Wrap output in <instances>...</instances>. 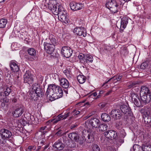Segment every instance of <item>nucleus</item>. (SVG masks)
I'll list each match as a JSON object with an SVG mask.
<instances>
[{
  "instance_id": "4",
  "label": "nucleus",
  "mask_w": 151,
  "mask_h": 151,
  "mask_svg": "<svg viewBox=\"0 0 151 151\" xmlns=\"http://www.w3.org/2000/svg\"><path fill=\"white\" fill-rule=\"evenodd\" d=\"M48 7L55 15H58L57 13L59 11L60 7H62L56 1L52 0L50 1L48 5Z\"/></svg>"
},
{
  "instance_id": "44",
  "label": "nucleus",
  "mask_w": 151,
  "mask_h": 151,
  "mask_svg": "<svg viewBox=\"0 0 151 151\" xmlns=\"http://www.w3.org/2000/svg\"><path fill=\"white\" fill-rule=\"evenodd\" d=\"M52 121V123L53 124H55L57 123L58 122L60 121L59 119H58L57 117L56 118L54 119H53L51 120Z\"/></svg>"
},
{
  "instance_id": "30",
  "label": "nucleus",
  "mask_w": 151,
  "mask_h": 151,
  "mask_svg": "<svg viewBox=\"0 0 151 151\" xmlns=\"http://www.w3.org/2000/svg\"><path fill=\"white\" fill-rule=\"evenodd\" d=\"M101 118L102 121L104 122H108L111 120L110 116L108 114L103 113L101 116Z\"/></svg>"
},
{
  "instance_id": "51",
  "label": "nucleus",
  "mask_w": 151,
  "mask_h": 151,
  "mask_svg": "<svg viewBox=\"0 0 151 151\" xmlns=\"http://www.w3.org/2000/svg\"><path fill=\"white\" fill-rule=\"evenodd\" d=\"M10 78H11V76L8 73L7 74V76L6 77H5V78L6 79V80L8 79V81L9 82Z\"/></svg>"
},
{
  "instance_id": "13",
  "label": "nucleus",
  "mask_w": 151,
  "mask_h": 151,
  "mask_svg": "<svg viewBox=\"0 0 151 151\" xmlns=\"http://www.w3.org/2000/svg\"><path fill=\"white\" fill-rule=\"evenodd\" d=\"M60 83L61 86L63 88L66 89L64 91L66 93H68V88L69 86V83L68 81L65 78H62L60 81Z\"/></svg>"
},
{
  "instance_id": "24",
  "label": "nucleus",
  "mask_w": 151,
  "mask_h": 151,
  "mask_svg": "<svg viewBox=\"0 0 151 151\" xmlns=\"http://www.w3.org/2000/svg\"><path fill=\"white\" fill-rule=\"evenodd\" d=\"M23 108L21 106L17 108L12 113L13 116L15 117H18L20 116L23 113Z\"/></svg>"
},
{
  "instance_id": "12",
  "label": "nucleus",
  "mask_w": 151,
  "mask_h": 151,
  "mask_svg": "<svg viewBox=\"0 0 151 151\" xmlns=\"http://www.w3.org/2000/svg\"><path fill=\"white\" fill-rule=\"evenodd\" d=\"M61 53L64 57L67 58L70 57L72 55V51L70 47L64 46L62 47Z\"/></svg>"
},
{
  "instance_id": "16",
  "label": "nucleus",
  "mask_w": 151,
  "mask_h": 151,
  "mask_svg": "<svg viewBox=\"0 0 151 151\" xmlns=\"http://www.w3.org/2000/svg\"><path fill=\"white\" fill-rule=\"evenodd\" d=\"M70 6L72 10L76 11L82 9L83 7V5L81 3L72 2L70 4Z\"/></svg>"
},
{
  "instance_id": "48",
  "label": "nucleus",
  "mask_w": 151,
  "mask_h": 151,
  "mask_svg": "<svg viewBox=\"0 0 151 151\" xmlns=\"http://www.w3.org/2000/svg\"><path fill=\"white\" fill-rule=\"evenodd\" d=\"M73 113L74 115H77L80 113V111H76V110H74L73 111Z\"/></svg>"
},
{
  "instance_id": "42",
  "label": "nucleus",
  "mask_w": 151,
  "mask_h": 151,
  "mask_svg": "<svg viewBox=\"0 0 151 151\" xmlns=\"http://www.w3.org/2000/svg\"><path fill=\"white\" fill-rule=\"evenodd\" d=\"M3 136L2 133L0 132V144H4L5 143V141Z\"/></svg>"
},
{
  "instance_id": "33",
  "label": "nucleus",
  "mask_w": 151,
  "mask_h": 151,
  "mask_svg": "<svg viewBox=\"0 0 151 151\" xmlns=\"http://www.w3.org/2000/svg\"><path fill=\"white\" fill-rule=\"evenodd\" d=\"M7 21L6 19H0V28H4L5 27Z\"/></svg>"
},
{
  "instance_id": "2",
  "label": "nucleus",
  "mask_w": 151,
  "mask_h": 151,
  "mask_svg": "<svg viewBox=\"0 0 151 151\" xmlns=\"http://www.w3.org/2000/svg\"><path fill=\"white\" fill-rule=\"evenodd\" d=\"M140 96L143 104H145L150 102L151 99V93L147 87L145 86L141 87Z\"/></svg>"
},
{
  "instance_id": "11",
  "label": "nucleus",
  "mask_w": 151,
  "mask_h": 151,
  "mask_svg": "<svg viewBox=\"0 0 151 151\" xmlns=\"http://www.w3.org/2000/svg\"><path fill=\"white\" fill-rule=\"evenodd\" d=\"M73 32L77 35L83 37L86 35V32L85 28L83 27H77L73 30Z\"/></svg>"
},
{
  "instance_id": "63",
  "label": "nucleus",
  "mask_w": 151,
  "mask_h": 151,
  "mask_svg": "<svg viewBox=\"0 0 151 151\" xmlns=\"http://www.w3.org/2000/svg\"><path fill=\"white\" fill-rule=\"evenodd\" d=\"M43 134H45L46 133H47V131H43L42 132H41Z\"/></svg>"
},
{
  "instance_id": "25",
  "label": "nucleus",
  "mask_w": 151,
  "mask_h": 151,
  "mask_svg": "<svg viewBox=\"0 0 151 151\" xmlns=\"http://www.w3.org/2000/svg\"><path fill=\"white\" fill-rule=\"evenodd\" d=\"M122 78V76L119 75L118 77L117 76H115L111 78L108 81H106L104 83L103 85H102V87L104 86V88H105L108 86L107 85H105L108 82H109V81L112 80L113 81H115V80H116V81H119Z\"/></svg>"
},
{
  "instance_id": "17",
  "label": "nucleus",
  "mask_w": 151,
  "mask_h": 151,
  "mask_svg": "<svg viewBox=\"0 0 151 151\" xmlns=\"http://www.w3.org/2000/svg\"><path fill=\"white\" fill-rule=\"evenodd\" d=\"M105 136L109 139L115 138L117 136V133L112 130H108L104 133Z\"/></svg>"
},
{
  "instance_id": "43",
  "label": "nucleus",
  "mask_w": 151,
  "mask_h": 151,
  "mask_svg": "<svg viewBox=\"0 0 151 151\" xmlns=\"http://www.w3.org/2000/svg\"><path fill=\"white\" fill-rule=\"evenodd\" d=\"M3 136L2 133L0 132V144H4L5 143V141Z\"/></svg>"
},
{
  "instance_id": "9",
  "label": "nucleus",
  "mask_w": 151,
  "mask_h": 151,
  "mask_svg": "<svg viewBox=\"0 0 151 151\" xmlns=\"http://www.w3.org/2000/svg\"><path fill=\"white\" fill-rule=\"evenodd\" d=\"M130 96L136 106L140 107L142 106V104H143L141 99L139 98V97L137 93L131 92L130 93Z\"/></svg>"
},
{
  "instance_id": "56",
  "label": "nucleus",
  "mask_w": 151,
  "mask_h": 151,
  "mask_svg": "<svg viewBox=\"0 0 151 151\" xmlns=\"http://www.w3.org/2000/svg\"><path fill=\"white\" fill-rule=\"evenodd\" d=\"M45 129L44 127H42L40 128V130L41 132H42L43 131H44Z\"/></svg>"
},
{
  "instance_id": "18",
  "label": "nucleus",
  "mask_w": 151,
  "mask_h": 151,
  "mask_svg": "<svg viewBox=\"0 0 151 151\" xmlns=\"http://www.w3.org/2000/svg\"><path fill=\"white\" fill-rule=\"evenodd\" d=\"M128 22V18L127 17H123L121 19L120 31L122 32L124 29L126 27Z\"/></svg>"
},
{
  "instance_id": "60",
  "label": "nucleus",
  "mask_w": 151,
  "mask_h": 151,
  "mask_svg": "<svg viewBox=\"0 0 151 151\" xmlns=\"http://www.w3.org/2000/svg\"><path fill=\"white\" fill-rule=\"evenodd\" d=\"M8 0H0V3L4 2L5 1L7 2Z\"/></svg>"
},
{
  "instance_id": "29",
  "label": "nucleus",
  "mask_w": 151,
  "mask_h": 151,
  "mask_svg": "<svg viewBox=\"0 0 151 151\" xmlns=\"http://www.w3.org/2000/svg\"><path fill=\"white\" fill-rule=\"evenodd\" d=\"M93 60V58L92 56L89 54L86 55L85 57H84V62L83 61V63L86 64L87 63H92Z\"/></svg>"
},
{
  "instance_id": "36",
  "label": "nucleus",
  "mask_w": 151,
  "mask_h": 151,
  "mask_svg": "<svg viewBox=\"0 0 151 151\" xmlns=\"http://www.w3.org/2000/svg\"><path fill=\"white\" fill-rule=\"evenodd\" d=\"M133 147V151H141L142 150V147L138 145H135Z\"/></svg>"
},
{
  "instance_id": "59",
  "label": "nucleus",
  "mask_w": 151,
  "mask_h": 151,
  "mask_svg": "<svg viewBox=\"0 0 151 151\" xmlns=\"http://www.w3.org/2000/svg\"><path fill=\"white\" fill-rule=\"evenodd\" d=\"M111 91H109L108 92H107L106 93V95L107 96L109 95L110 93H111Z\"/></svg>"
},
{
  "instance_id": "38",
  "label": "nucleus",
  "mask_w": 151,
  "mask_h": 151,
  "mask_svg": "<svg viewBox=\"0 0 151 151\" xmlns=\"http://www.w3.org/2000/svg\"><path fill=\"white\" fill-rule=\"evenodd\" d=\"M85 56L86 55H84L82 53L79 54L78 57L81 63H83V61L84 62L83 60H84V57H85Z\"/></svg>"
},
{
  "instance_id": "22",
  "label": "nucleus",
  "mask_w": 151,
  "mask_h": 151,
  "mask_svg": "<svg viewBox=\"0 0 151 151\" xmlns=\"http://www.w3.org/2000/svg\"><path fill=\"white\" fill-rule=\"evenodd\" d=\"M111 115L112 118L115 120L120 119L121 114L119 110L114 109L111 111Z\"/></svg>"
},
{
  "instance_id": "10",
  "label": "nucleus",
  "mask_w": 151,
  "mask_h": 151,
  "mask_svg": "<svg viewBox=\"0 0 151 151\" xmlns=\"http://www.w3.org/2000/svg\"><path fill=\"white\" fill-rule=\"evenodd\" d=\"M24 82L29 84L32 83L33 80V75L30 71H27L24 76Z\"/></svg>"
},
{
  "instance_id": "6",
  "label": "nucleus",
  "mask_w": 151,
  "mask_h": 151,
  "mask_svg": "<svg viewBox=\"0 0 151 151\" xmlns=\"http://www.w3.org/2000/svg\"><path fill=\"white\" fill-rule=\"evenodd\" d=\"M106 8L109 9L112 13H115L118 11V5L115 1L109 0L106 4Z\"/></svg>"
},
{
  "instance_id": "8",
  "label": "nucleus",
  "mask_w": 151,
  "mask_h": 151,
  "mask_svg": "<svg viewBox=\"0 0 151 151\" xmlns=\"http://www.w3.org/2000/svg\"><path fill=\"white\" fill-rule=\"evenodd\" d=\"M68 137L72 140L80 144H83L84 139L83 137H79L78 134L75 132L70 133L68 135Z\"/></svg>"
},
{
  "instance_id": "35",
  "label": "nucleus",
  "mask_w": 151,
  "mask_h": 151,
  "mask_svg": "<svg viewBox=\"0 0 151 151\" xmlns=\"http://www.w3.org/2000/svg\"><path fill=\"white\" fill-rule=\"evenodd\" d=\"M143 151H151V146L150 145H143L142 146Z\"/></svg>"
},
{
  "instance_id": "57",
  "label": "nucleus",
  "mask_w": 151,
  "mask_h": 151,
  "mask_svg": "<svg viewBox=\"0 0 151 151\" xmlns=\"http://www.w3.org/2000/svg\"><path fill=\"white\" fill-rule=\"evenodd\" d=\"M116 127L117 129H119L120 127V126L119 124L116 123Z\"/></svg>"
},
{
  "instance_id": "7",
  "label": "nucleus",
  "mask_w": 151,
  "mask_h": 151,
  "mask_svg": "<svg viewBox=\"0 0 151 151\" xmlns=\"http://www.w3.org/2000/svg\"><path fill=\"white\" fill-rule=\"evenodd\" d=\"M100 123V120L96 118H91L85 122V124L86 126L91 125L93 127L97 128Z\"/></svg>"
},
{
  "instance_id": "50",
  "label": "nucleus",
  "mask_w": 151,
  "mask_h": 151,
  "mask_svg": "<svg viewBox=\"0 0 151 151\" xmlns=\"http://www.w3.org/2000/svg\"><path fill=\"white\" fill-rule=\"evenodd\" d=\"M29 149H30L31 150H35L36 149V147L35 146H31L28 147Z\"/></svg>"
},
{
  "instance_id": "1",
  "label": "nucleus",
  "mask_w": 151,
  "mask_h": 151,
  "mask_svg": "<svg viewBox=\"0 0 151 151\" xmlns=\"http://www.w3.org/2000/svg\"><path fill=\"white\" fill-rule=\"evenodd\" d=\"M44 90L42 87L38 84L35 83L32 86V92L29 93L31 99L37 101L39 97H42L44 95Z\"/></svg>"
},
{
  "instance_id": "47",
  "label": "nucleus",
  "mask_w": 151,
  "mask_h": 151,
  "mask_svg": "<svg viewBox=\"0 0 151 151\" xmlns=\"http://www.w3.org/2000/svg\"><path fill=\"white\" fill-rule=\"evenodd\" d=\"M62 131L61 130H59L56 133L58 136H60L63 134Z\"/></svg>"
},
{
  "instance_id": "46",
  "label": "nucleus",
  "mask_w": 151,
  "mask_h": 151,
  "mask_svg": "<svg viewBox=\"0 0 151 151\" xmlns=\"http://www.w3.org/2000/svg\"><path fill=\"white\" fill-rule=\"evenodd\" d=\"M63 73L66 75L67 77H70L69 72L68 70H64Z\"/></svg>"
},
{
  "instance_id": "26",
  "label": "nucleus",
  "mask_w": 151,
  "mask_h": 151,
  "mask_svg": "<svg viewBox=\"0 0 151 151\" xmlns=\"http://www.w3.org/2000/svg\"><path fill=\"white\" fill-rule=\"evenodd\" d=\"M95 132V131L91 130L88 131V133L87 136L88 139L87 140L88 142L91 143L93 142Z\"/></svg>"
},
{
  "instance_id": "3",
  "label": "nucleus",
  "mask_w": 151,
  "mask_h": 151,
  "mask_svg": "<svg viewBox=\"0 0 151 151\" xmlns=\"http://www.w3.org/2000/svg\"><path fill=\"white\" fill-rule=\"evenodd\" d=\"M56 85L55 84H50L48 86L46 93V95L50 98V99L53 101L56 99L57 96L56 94Z\"/></svg>"
},
{
  "instance_id": "32",
  "label": "nucleus",
  "mask_w": 151,
  "mask_h": 151,
  "mask_svg": "<svg viewBox=\"0 0 151 151\" xmlns=\"http://www.w3.org/2000/svg\"><path fill=\"white\" fill-rule=\"evenodd\" d=\"M98 128L99 129L100 131L104 132L107 130L108 126L105 124L103 123L100 124V123Z\"/></svg>"
},
{
  "instance_id": "15",
  "label": "nucleus",
  "mask_w": 151,
  "mask_h": 151,
  "mask_svg": "<svg viewBox=\"0 0 151 151\" xmlns=\"http://www.w3.org/2000/svg\"><path fill=\"white\" fill-rule=\"evenodd\" d=\"M0 132L2 133L5 141L11 137L12 136V132L9 130L5 128H2L0 130Z\"/></svg>"
},
{
  "instance_id": "27",
  "label": "nucleus",
  "mask_w": 151,
  "mask_h": 151,
  "mask_svg": "<svg viewBox=\"0 0 151 151\" xmlns=\"http://www.w3.org/2000/svg\"><path fill=\"white\" fill-rule=\"evenodd\" d=\"M53 146L57 150H60L64 148V145L62 142L58 140L55 142Z\"/></svg>"
},
{
  "instance_id": "14",
  "label": "nucleus",
  "mask_w": 151,
  "mask_h": 151,
  "mask_svg": "<svg viewBox=\"0 0 151 151\" xmlns=\"http://www.w3.org/2000/svg\"><path fill=\"white\" fill-rule=\"evenodd\" d=\"M121 111L126 116H131L132 114L131 109L128 105H123L121 106L120 108Z\"/></svg>"
},
{
  "instance_id": "58",
  "label": "nucleus",
  "mask_w": 151,
  "mask_h": 151,
  "mask_svg": "<svg viewBox=\"0 0 151 151\" xmlns=\"http://www.w3.org/2000/svg\"><path fill=\"white\" fill-rule=\"evenodd\" d=\"M12 101L14 103H15L17 101V99L14 98V99H12Z\"/></svg>"
},
{
  "instance_id": "5",
  "label": "nucleus",
  "mask_w": 151,
  "mask_h": 151,
  "mask_svg": "<svg viewBox=\"0 0 151 151\" xmlns=\"http://www.w3.org/2000/svg\"><path fill=\"white\" fill-rule=\"evenodd\" d=\"M59 11L57 13L58 15V19L62 22L65 24L68 22V16L67 15L66 12L64 10L63 7H60Z\"/></svg>"
},
{
  "instance_id": "64",
  "label": "nucleus",
  "mask_w": 151,
  "mask_h": 151,
  "mask_svg": "<svg viewBox=\"0 0 151 151\" xmlns=\"http://www.w3.org/2000/svg\"><path fill=\"white\" fill-rule=\"evenodd\" d=\"M90 116H85V117H84V120H86V119H87Z\"/></svg>"
},
{
  "instance_id": "28",
  "label": "nucleus",
  "mask_w": 151,
  "mask_h": 151,
  "mask_svg": "<svg viewBox=\"0 0 151 151\" xmlns=\"http://www.w3.org/2000/svg\"><path fill=\"white\" fill-rule=\"evenodd\" d=\"M56 88H57V89L56 90V94L57 96L56 99L62 97L63 95V91L62 88L56 85Z\"/></svg>"
},
{
  "instance_id": "20",
  "label": "nucleus",
  "mask_w": 151,
  "mask_h": 151,
  "mask_svg": "<svg viewBox=\"0 0 151 151\" xmlns=\"http://www.w3.org/2000/svg\"><path fill=\"white\" fill-rule=\"evenodd\" d=\"M9 65L11 70L14 72H17L19 69L17 63L15 60L11 61L9 63Z\"/></svg>"
},
{
  "instance_id": "37",
  "label": "nucleus",
  "mask_w": 151,
  "mask_h": 151,
  "mask_svg": "<svg viewBox=\"0 0 151 151\" xmlns=\"http://www.w3.org/2000/svg\"><path fill=\"white\" fill-rule=\"evenodd\" d=\"M144 122L146 123H149L151 121V117L150 116L147 115L144 118Z\"/></svg>"
},
{
  "instance_id": "23",
  "label": "nucleus",
  "mask_w": 151,
  "mask_h": 151,
  "mask_svg": "<svg viewBox=\"0 0 151 151\" xmlns=\"http://www.w3.org/2000/svg\"><path fill=\"white\" fill-rule=\"evenodd\" d=\"M44 47L45 49L46 50L47 53L50 54L54 51L55 46L53 45H51V43H47L46 44H44Z\"/></svg>"
},
{
  "instance_id": "61",
  "label": "nucleus",
  "mask_w": 151,
  "mask_h": 151,
  "mask_svg": "<svg viewBox=\"0 0 151 151\" xmlns=\"http://www.w3.org/2000/svg\"><path fill=\"white\" fill-rule=\"evenodd\" d=\"M76 127V125H72L70 127V128L71 129H73V128H75Z\"/></svg>"
},
{
  "instance_id": "54",
  "label": "nucleus",
  "mask_w": 151,
  "mask_h": 151,
  "mask_svg": "<svg viewBox=\"0 0 151 151\" xmlns=\"http://www.w3.org/2000/svg\"><path fill=\"white\" fill-rule=\"evenodd\" d=\"M4 96V93L1 92L0 93V98H2Z\"/></svg>"
},
{
  "instance_id": "31",
  "label": "nucleus",
  "mask_w": 151,
  "mask_h": 151,
  "mask_svg": "<svg viewBox=\"0 0 151 151\" xmlns=\"http://www.w3.org/2000/svg\"><path fill=\"white\" fill-rule=\"evenodd\" d=\"M77 79L79 83L82 84L85 82L86 77L83 75H80L77 76Z\"/></svg>"
},
{
  "instance_id": "39",
  "label": "nucleus",
  "mask_w": 151,
  "mask_h": 151,
  "mask_svg": "<svg viewBox=\"0 0 151 151\" xmlns=\"http://www.w3.org/2000/svg\"><path fill=\"white\" fill-rule=\"evenodd\" d=\"M11 92V89L9 87H7L6 89L4 92V94L6 96H7L9 94V93Z\"/></svg>"
},
{
  "instance_id": "19",
  "label": "nucleus",
  "mask_w": 151,
  "mask_h": 151,
  "mask_svg": "<svg viewBox=\"0 0 151 151\" xmlns=\"http://www.w3.org/2000/svg\"><path fill=\"white\" fill-rule=\"evenodd\" d=\"M28 54L31 56L28 57V59L30 61H32L34 60L37 58L36 53L35 50L33 48H29L27 50Z\"/></svg>"
},
{
  "instance_id": "40",
  "label": "nucleus",
  "mask_w": 151,
  "mask_h": 151,
  "mask_svg": "<svg viewBox=\"0 0 151 151\" xmlns=\"http://www.w3.org/2000/svg\"><path fill=\"white\" fill-rule=\"evenodd\" d=\"M49 39L50 40L51 45H53L55 46L57 44V42L55 38L52 37L51 38L50 37Z\"/></svg>"
},
{
  "instance_id": "62",
  "label": "nucleus",
  "mask_w": 151,
  "mask_h": 151,
  "mask_svg": "<svg viewBox=\"0 0 151 151\" xmlns=\"http://www.w3.org/2000/svg\"><path fill=\"white\" fill-rule=\"evenodd\" d=\"M93 96H96L97 95V93L96 92H94L92 94Z\"/></svg>"
},
{
  "instance_id": "34",
  "label": "nucleus",
  "mask_w": 151,
  "mask_h": 151,
  "mask_svg": "<svg viewBox=\"0 0 151 151\" xmlns=\"http://www.w3.org/2000/svg\"><path fill=\"white\" fill-rule=\"evenodd\" d=\"M90 151H101L99 146L96 144H93L91 146Z\"/></svg>"
},
{
  "instance_id": "53",
  "label": "nucleus",
  "mask_w": 151,
  "mask_h": 151,
  "mask_svg": "<svg viewBox=\"0 0 151 151\" xmlns=\"http://www.w3.org/2000/svg\"><path fill=\"white\" fill-rule=\"evenodd\" d=\"M52 121L51 120H50L48 121H47L46 124L47 125H49L50 124V125H52Z\"/></svg>"
},
{
  "instance_id": "55",
  "label": "nucleus",
  "mask_w": 151,
  "mask_h": 151,
  "mask_svg": "<svg viewBox=\"0 0 151 151\" xmlns=\"http://www.w3.org/2000/svg\"><path fill=\"white\" fill-rule=\"evenodd\" d=\"M2 70H0V80L2 78Z\"/></svg>"
},
{
  "instance_id": "52",
  "label": "nucleus",
  "mask_w": 151,
  "mask_h": 151,
  "mask_svg": "<svg viewBox=\"0 0 151 151\" xmlns=\"http://www.w3.org/2000/svg\"><path fill=\"white\" fill-rule=\"evenodd\" d=\"M69 112H68L64 115V118L66 119L67 117L69 116Z\"/></svg>"
},
{
  "instance_id": "45",
  "label": "nucleus",
  "mask_w": 151,
  "mask_h": 151,
  "mask_svg": "<svg viewBox=\"0 0 151 151\" xmlns=\"http://www.w3.org/2000/svg\"><path fill=\"white\" fill-rule=\"evenodd\" d=\"M52 121V123L53 124H55L57 123L58 122L60 121L59 119H58L57 117L56 118L54 119H53L51 120Z\"/></svg>"
},
{
  "instance_id": "21",
  "label": "nucleus",
  "mask_w": 151,
  "mask_h": 151,
  "mask_svg": "<svg viewBox=\"0 0 151 151\" xmlns=\"http://www.w3.org/2000/svg\"><path fill=\"white\" fill-rule=\"evenodd\" d=\"M149 67L151 70V58H146L145 62L143 63L140 66V68L142 69H145Z\"/></svg>"
},
{
  "instance_id": "41",
  "label": "nucleus",
  "mask_w": 151,
  "mask_h": 151,
  "mask_svg": "<svg viewBox=\"0 0 151 151\" xmlns=\"http://www.w3.org/2000/svg\"><path fill=\"white\" fill-rule=\"evenodd\" d=\"M138 84L137 83L135 82H132L128 86V88H133L134 87H136V86Z\"/></svg>"
},
{
  "instance_id": "49",
  "label": "nucleus",
  "mask_w": 151,
  "mask_h": 151,
  "mask_svg": "<svg viewBox=\"0 0 151 151\" xmlns=\"http://www.w3.org/2000/svg\"><path fill=\"white\" fill-rule=\"evenodd\" d=\"M57 117L58 118V119H59V120L60 121L62 119H64L65 118H64V116L63 115H59L58 116H57Z\"/></svg>"
}]
</instances>
